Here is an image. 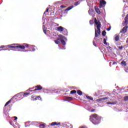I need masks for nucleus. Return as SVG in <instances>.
<instances>
[{
    "mask_svg": "<svg viewBox=\"0 0 128 128\" xmlns=\"http://www.w3.org/2000/svg\"><path fill=\"white\" fill-rule=\"evenodd\" d=\"M90 121L93 124H98L100 122V120H102V117L98 116V114H94L90 116Z\"/></svg>",
    "mask_w": 128,
    "mask_h": 128,
    "instance_id": "1",
    "label": "nucleus"
},
{
    "mask_svg": "<svg viewBox=\"0 0 128 128\" xmlns=\"http://www.w3.org/2000/svg\"><path fill=\"white\" fill-rule=\"evenodd\" d=\"M58 36V38L55 40V44H58L60 42H61L63 46H66V42H68V39L64 36L61 34L59 35Z\"/></svg>",
    "mask_w": 128,
    "mask_h": 128,
    "instance_id": "2",
    "label": "nucleus"
},
{
    "mask_svg": "<svg viewBox=\"0 0 128 128\" xmlns=\"http://www.w3.org/2000/svg\"><path fill=\"white\" fill-rule=\"evenodd\" d=\"M95 24L97 26V30L95 28V38H98L100 34V22L95 20Z\"/></svg>",
    "mask_w": 128,
    "mask_h": 128,
    "instance_id": "3",
    "label": "nucleus"
},
{
    "mask_svg": "<svg viewBox=\"0 0 128 128\" xmlns=\"http://www.w3.org/2000/svg\"><path fill=\"white\" fill-rule=\"evenodd\" d=\"M100 2V8H104V4H106V2L104 0H102Z\"/></svg>",
    "mask_w": 128,
    "mask_h": 128,
    "instance_id": "4",
    "label": "nucleus"
},
{
    "mask_svg": "<svg viewBox=\"0 0 128 128\" xmlns=\"http://www.w3.org/2000/svg\"><path fill=\"white\" fill-rule=\"evenodd\" d=\"M128 26H125L120 31V32H122V34H126V32H128Z\"/></svg>",
    "mask_w": 128,
    "mask_h": 128,
    "instance_id": "5",
    "label": "nucleus"
},
{
    "mask_svg": "<svg viewBox=\"0 0 128 128\" xmlns=\"http://www.w3.org/2000/svg\"><path fill=\"white\" fill-rule=\"evenodd\" d=\"M35 88H36L34 90V92H36V90H42V87L40 85L36 86Z\"/></svg>",
    "mask_w": 128,
    "mask_h": 128,
    "instance_id": "6",
    "label": "nucleus"
},
{
    "mask_svg": "<svg viewBox=\"0 0 128 128\" xmlns=\"http://www.w3.org/2000/svg\"><path fill=\"white\" fill-rule=\"evenodd\" d=\"M64 28L62 26H58L57 27V30L58 32H63Z\"/></svg>",
    "mask_w": 128,
    "mask_h": 128,
    "instance_id": "7",
    "label": "nucleus"
},
{
    "mask_svg": "<svg viewBox=\"0 0 128 128\" xmlns=\"http://www.w3.org/2000/svg\"><path fill=\"white\" fill-rule=\"evenodd\" d=\"M126 4H125L124 6L123 12H128V6H126Z\"/></svg>",
    "mask_w": 128,
    "mask_h": 128,
    "instance_id": "8",
    "label": "nucleus"
},
{
    "mask_svg": "<svg viewBox=\"0 0 128 128\" xmlns=\"http://www.w3.org/2000/svg\"><path fill=\"white\" fill-rule=\"evenodd\" d=\"M20 48L21 50H24L26 48V46H16V48Z\"/></svg>",
    "mask_w": 128,
    "mask_h": 128,
    "instance_id": "9",
    "label": "nucleus"
},
{
    "mask_svg": "<svg viewBox=\"0 0 128 128\" xmlns=\"http://www.w3.org/2000/svg\"><path fill=\"white\" fill-rule=\"evenodd\" d=\"M88 13L90 16H92V14H94V10H92V8H90L88 11Z\"/></svg>",
    "mask_w": 128,
    "mask_h": 128,
    "instance_id": "10",
    "label": "nucleus"
},
{
    "mask_svg": "<svg viewBox=\"0 0 128 128\" xmlns=\"http://www.w3.org/2000/svg\"><path fill=\"white\" fill-rule=\"evenodd\" d=\"M62 32H63L62 34H64V36H68V30L64 28Z\"/></svg>",
    "mask_w": 128,
    "mask_h": 128,
    "instance_id": "11",
    "label": "nucleus"
},
{
    "mask_svg": "<svg viewBox=\"0 0 128 128\" xmlns=\"http://www.w3.org/2000/svg\"><path fill=\"white\" fill-rule=\"evenodd\" d=\"M124 24H128V14H126L125 18H124Z\"/></svg>",
    "mask_w": 128,
    "mask_h": 128,
    "instance_id": "12",
    "label": "nucleus"
},
{
    "mask_svg": "<svg viewBox=\"0 0 128 128\" xmlns=\"http://www.w3.org/2000/svg\"><path fill=\"white\" fill-rule=\"evenodd\" d=\"M42 28L44 34L48 35V34L46 33V30L48 29V28H46V26L44 25H43Z\"/></svg>",
    "mask_w": 128,
    "mask_h": 128,
    "instance_id": "13",
    "label": "nucleus"
},
{
    "mask_svg": "<svg viewBox=\"0 0 128 128\" xmlns=\"http://www.w3.org/2000/svg\"><path fill=\"white\" fill-rule=\"evenodd\" d=\"M119 40H120V36H118V35H115L114 36V40L116 42H118Z\"/></svg>",
    "mask_w": 128,
    "mask_h": 128,
    "instance_id": "14",
    "label": "nucleus"
},
{
    "mask_svg": "<svg viewBox=\"0 0 128 128\" xmlns=\"http://www.w3.org/2000/svg\"><path fill=\"white\" fill-rule=\"evenodd\" d=\"M70 124H68V123H64V124H63V126H64V128H69V127H70Z\"/></svg>",
    "mask_w": 128,
    "mask_h": 128,
    "instance_id": "15",
    "label": "nucleus"
},
{
    "mask_svg": "<svg viewBox=\"0 0 128 128\" xmlns=\"http://www.w3.org/2000/svg\"><path fill=\"white\" fill-rule=\"evenodd\" d=\"M72 8H74V6H69L68 8H66L64 10V12H68V10H72Z\"/></svg>",
    "mask_w": 128,
    "mask_h": 128,
    "instance_id": "16",
    "label": "nucleus"
},
{
    "mask_svg": "<svg viewBox=\"0 0 128 128\" xmlns=\"http://www.w3.org/2000/svg\"><path fill=\"white\" fill-rule=\"evenodd\" d=\"M60 122H58V124H57L56 122H53L50 125L54 126H60Z\"/></svg>",
    "mask_w": 128,
    "mask_h": 128,
    "instance_id": "17",
    "label": "nucleus"
},
{
    "mask_svg": "<svg viewBox=\"0 0 128 128\" xmlns=\"http://www.w3.org/2000/svg\"><path fill=\"white\" fill-rule=\"evenodd\" d=\"M108 100V98L104 97L103 98H100L98 99V102H101V100Z\"/></svg>",
    "mask_w": 128,
    "mask_h": 128,
    "instance_id": "18",
    "label": "nucleus"
},
{
    "mask_svg": "<svg viewBox=\"0 0 128 128\" xmlns=\"http://www.w3.org/2000/svg\"><path fill=\"white\" fill-rule=\"evenodd\" d=\"M42 100V97L40 96H36V98H34V100Z\"/></svg>",
    "mask_w": 128,
    "mask_h": 128,
    "instance_id": "19",
    "label": "nucleus"
},
{
    "mask_svg": "<svg viewBox=\"0 0 128 128\" xmlns=\"http://www.w3.org/2000/svg\"><path fill=\"white\" fill-rule=\"evenodd\" d=\"M95 10L96 12L98 14H100V9L98 8L95 7Z\"/></svg>",
    "mask_w": 128,
    "mask_h": 128,
    "instance_id": "20",
    "label": "nucleus"
},
{
    "mask_svg": "<svg viewBox=\"0 0 128 128\" xmlns=\"http://www.w3.org/2000/svg\"><path fill=\"white\" fill-rule=\"evenodd\" d=\"M86 98L88 100H93L94 98L90 96H86Z\"/></svg>",
    "mask_w": 128,
    "mask_h": 128,
    "instance_id": "21",
    "label": "nucleus"
},
{
    "mask_svg": "<svg viewBox=\"0 0 128 128\" xmlns=\"http://www.w3.org/2000/svg\"><path fill=\"white\" fill-rule=\"evenodd\" d=\"M8 48H16V46H13L12 44L8 45Z\"/></svg>",
    "mask_w": 128,
    "mask_h": 128,
    "instance_id": "22",
    "label": "nucleus"
},
{
    "mask_svg": "<svg viewBox=\"0 0 128 128\" xmlns=\"http://www.w3.org/2000/svg\"><path fill=\"white\" fill-rule=\"evenodd\" d=\"M77 94L78 96H82V92L80 90H78Z\"/></svg>",
    "mask_w": 128,
    "mask_h": 128,
    "instance_id": "23",
    "label": "nucleus"
},
{
    "mask_svg": "<svg viewBox=\"0 0 128 128\" xmlns=\"http://www.w3.org/2000/svg\"><path fill=\"white\" fill-rule=\"evenodd\" d=\"M22 92H20L18 93V94H16L14 96L15 98H18V96H22Z\"/></svg>",
    "mask_w": 128,
    "mask_h": 128,
    "instance_id": "24",
    "label": "nucleus"
},
{
    "mask_svg": "<svg viewBox=\"0 0 128 128\" xmlns=\"http://www.w3.org/2000/svg\"><path fill=\"white\" fill-rule=\"evenodd\" d=\"M120 64H122V66H126V62L124 61H122L121 62Z\"/></svg>",
    "mask_w": 128,
    "mask_h": 128,
    "instance_id": "25",
    "label": "nucleus"
},
{
    "mask_svg": "<svg viewBox=\"0 0 128 128\" xmlns=\"http://www.w3.org/2000/svg\"><path fill=\"white\" fill-rule=\"evenodd\" d=\"M86 2H87V4H88V6L90 7V6H92V4L90 3V2L88 0H86Z\"/></svg>",
    "mask_w": 128,
    "mask_h": 128,
    "instance_id": "26",
    "label": "nucleus"
},
{
    "mask_svg": "<svg viewBox=\"0 0 128 128\" xmlns=\"http://www.w3.org/2000/svg\"><path fill=\"white\" fill-rule=\"evenodd\" d=\"M30 94V92H25V93H24V96H28V94Z\"/></svg>",
    "mask_w": 128,
    "mask_h": 128,
    "instance_id": "27",
    "label": "nucleus"
},
{
    "mask_svg": "<svg viewBox=\"0 0 128 128\" xmlns=\"http://www.w3.org/2000/svg\"><path fill=\"white\" fill-rule=\"evenodd\" d=\"M107 104H116V102H108Z\"/></svg>",
    "mask_w": 128,
    "mask_h": 128,
    "instance_id": "28",
    "label": "nucleus"
},
{
    "mask_svg": "<svg viewBox=\"0 0 128 128\" xmlns=\"http://www.w3.org/2000/svg\"><path fill=\"white\" fill-rule=\"evenodd\" d=\"M76 94V90L70 91L71 94Z\"/></svg>",
    "mask_w": 128,
    "mask_h": 128,
    "instance_id": "29",
    "label": "nucleus"
},
{
    "mask_svg": "<svg viewBox=\"0 0 128 128\" xmlns=\"http://www.w3.org/2000/svg\"><path fill=\"white\" fill-rule=\"evenodd\" d=\"M11 102H12V100H10L7 102H6V104L4 105V106H8Z\"/></svg>",
    "mask_w": 128,
    "mask_h": 128,
    "instance_id": "30",
    "label": "nucleus"
},
{
    "mask_svg": "<svg viewBox=\"0 0 128 128\" xmlns=\"http://www.w3.org/2000/svg\"><path fill=\"white\" fill-rule=\"evenodd\" d=\"M106 34V31L104 30L102 32V36H105Z\"/></svg>",
    "mask_w": 128,
    "mask_h": 128,
    "instance_id": "31",
    "label": "nucleus"
},
{
    "mask_svg": "<svg viewBox=\"0 0 128 128\" xmlns=\"http://www.w3.org/2000/svg\"><path fill=\"white\" fill-rule=\"evenodd\" d=\"M46 126V125L44 124H41L40 125V128H44Z\"/></svg>",
    "mask_w": 128,
    "mask_h": 128,
    "instance_id": "32",
    "label": "nucleus"
},
{
    "mask_svg": "<svg viewBox=\"0 0 128 128\" xmlns=\"http://www.w3.org/2000/svg\"><path fill=\"white\" fill-rule=\"evenodd\" d=\"M107 50H108V52H112V48L110 46L107 47Z\"/></svg>",
    "mask_w": 128,
    "mask_h": 128,
    "instance_id": "33",
    "label": "nucleus"
},
{
    "mask_svg": "<svg viewBox=\"0 0 128 128\" xmlns=\"http://www.w3.org/2000/svg\"><path fill=\"white\" fill-rule=\"evenodd\" d=\"M94 40H96V37H95L94 38ZM94 40L93 41V44L94 46H96V43L94 42Z\"/></svg>",
    "mask_w": 128,
    "mask_h": 128,
    "instance_id": "34",
    "label": "nucleus"
},
{
    "mask_svg": "<svg viewBox=\"0 0 128 128\" xmlns=\"http://www.w3.org/2000/svg\"><path fill=\"white\" fill-rule=\"evenodd\" d=\"M72 100V97H67L66 98L67 100Z\"/></svg>",
    "mask_w": 128,
    "mask_h": 128,
    "instance_id": "35",
    "label": "nucleus"
},
{
    "mask_svg": "<svg viewBox=\"0 0 128 128\" xmlns=\"http://www.w3.org/2000/svg\"><path fill=\"white\" fill-rule=\"evenodd\" d=\"M104 44H106V46H108V42H106V38H104Z\"/></svg>",
    "mask_w": 128,
    "mask_h": 128,
    "instance_id": "36",
    "label": "nucleus"
},
{
    "mask_svg": "<svg viewBox=\"0 0 128 128\" xmlns=\"http://www.w3.org/2000/svg\"><path fill=\"white\" fill-rule=\"evenodd\" d=\"M32 50H30V52H34L36 50V49L34 47H31Z\"/></svg>",
    "mask_w": 128,
    "mask_h": 128,
    "instance_id": "37",
    "label": "nucleus"
},
{
    "mask_svg": "<svg viewBox=\"0 0 128 128\" xmlns=\"http://www.w3.org/2000/svg\"><path fill=\"white\" fill-rule=\"evenodd\" d=\"M124 100L128 101V96H126L124 98Z\"/></svg>",
    "mask_w": 128,
    "mask_h": 128,
    "instance_id": "38",
    "label": "nucleus"
},
{
    "mask_svg": "<svg viewBox=\"0 0 128 128\" xmlns=\"http://www.w3.org/2000/svg\"><path fill=\"white\" fill-rule=\"evenodd\" d=\"M60 8H66V6L62 5V6H60Z\"/></svg>",
    "mask_w": 128,
    "mask_h": 128,
    "instance_id": "39",
    "label": "nucleus"
},
{
    "mask_svg": "<svg viewBox=\"0 0 128 128\" xmlns=\"http://www.w3.org/2000/svg\"><path fill=\"white\" fill-rule=\"evenodd\" d=\"M118 48H119V50H122V48H124V47L122 46H118Z\"/></svg>",
    "mask_w": 128,
    "mask_h": 128,
    "instance_id": "40",
    "label": "nucleus"
},
{
    "mask_svg": "<svg viewBox=\"0 0 128 128\" xmlns=\"http://www.w3.org/2000/svg\"><path fill=\"white\" fill-rule=\"evenodd\" d=\"M124 14H122V18H124V16H126V12H123Z\"/></svg>",
    "mask_w": 128,
    "mask_h": 128,
    "instance_id": "41",
    "label": "nucleus"
},
{
    "mask_svg": "<svg viewBox=\"0 0 128 128\" xmlns=\"http://www.w3.org/2000/svg\"><path fill=\"white\" fill-rule=\"evenodd\" d=\"M88 0L90 2H94V0Z\"/></svg>",
    "mask_w": 128,
    "mask_h": 128,
    "instance_id": "42",
    "label": "nucleus"
},
{
    "mask_svg": "<svg viewBox=\"0 0 128 128\" xmlns=\"http://www.w3.org/2000/svg\"><path fill=\"white\" fill-rule=\"evenodd\" d=\"M48 12V8H47L46 10L44 12V14H46V12Z\"/></svg>",
    "mask_w": 128,
    "mask_h": 128,
    "instance_id": "43",
    "label": "nucleus"
},
{
    "mask_svg": "<svg viewBox=\"0 0 128 128\" xmlns=\"http://www.w3.org/2000/svg\"><path fill=\"white\" fill-rule=\"evenodd\" d=\"M75 6H78V2H76L74 3Z\"/></svg>",
    "mask_w": 128,
    "mask_h": 128,
    "instance_id": "44",
    "label": "nucleus"
},
{
    "mask_svg": "<svg viewBox=\"0 0 128 128\" xmlns=\"http://www.w3.org/2000/svg\"><path fill=\"white\" fill-rule=\"evenodd\" d=\"M59 50H66V47H64L63 48L59 46Z\"/></svg>",
    "mask_w": 128,
    "mask_h": 128,
    "instance_id": "45",
    "label": "nucleus"
},
{
    "mask_svg": "<svg viewBox=\"0 0 128 128\" xmlns=\"http://www.w3.org/2000/svg\"><path fill=\"white\" fill-rule=\"evenodd\" d=\"M24 46H26V48H28V44H24Z\"/></svg>",
    "mask_w": 128,
    "mask_h": 128,
    "instance_id": "46",
    "label": "nucleus"
},
{
    "mask_svg": "<svg viewBox=\"0 0 128 128\" xmlns=\"http://www.w3.org/2000/svg\"><path fill=\"white\" fill-rule=\"evenodd\" d=\"M126 2L127 4H128V0H124V2Z\"/></svg>",
    "mask_w": 128,
    "mask_h": 128,
    "instance_id": "47",
    "label": "nucleus"
},
{
    "mask_svg": "<svg viewBox=\"0 0 128 128\" xmlns=\"http://www.w3.org/2000/svg\"><path fill=\"white\" fill-rule=\"evenodd\" d=\"M110 28H111V27L110 26V27H109L108 28H107V30L108 32H110Z\"/></svg>",
    "mask_w": 128,
    "mask_h": 128,
    "instance_id": "48",
    "label": "nucleus"
},
{
    "mask_svg": "<svg viewBox=\"0 0 128 128\" xmlns=\"http://www.w3.org/2000/svg\"><path fill=\"white\" fill-rule=\"evenodd\" d=\"M14 118H15V119L14 120H18V117H16V116H14Z\"/></svg>",
    "mask_w": 128,
    "mask_h": 128,
    "instance_id": "49",
    "label": "nucleus"
},
{
    "mask_svg": "<svg viewBox=\"0 0 128 128\" xmlns=\"http://www.w3.org/2000/svg\"><path fill=\"white\" fill-rule=\"evenodd\" d=\"M4 48V46H0V48Z\"/></svg>",
    "mask_w": 128,
    "mask_h": 128,
    "instance_id": "50",
    "label": "nucleus"
},
{
    "mask_svg": "<svg viewBox=\"0 0 128 128\" xmlns=\"http://www.w3.org/2000/svg\"><path fill=\"white\" fill-rule=\"evenodd\" d=\"M18 44H12V46H18Z\"/></svg>",
    "mask_w": 128,
    "mask_h": 128,
    "instance_id": "51",
    "label": "nucleus"
},
{
    "mask_svg": "<svg viewBox=\"0 0 128 128\" xmlns=\"http://www.w3.org/2000/svg\"><path fill=\"white\" fill-rule=\"evenodd\" d=\"M118 64L116 63V62H113L112 64Z\"/></svg>",
    "mask_w": 128,
    "mask_h": 128,
    "instance_id": "52",
    "label": "nucleus"
},
{
    "mask_svg": "<svg viewBox=\"0 0 128 128\" xmlns=\"http://www.w3.org/2000/svg\"><path fill=\"white\" fill-rule=\"evenodd\" d=\"M94 110H91L90 112H94Z\"/></svg>",
    "mask_w": 128,
    "mask_h": 128,
    "instance_id": "53",
    "label": "nucleus"
},
{
    "mask_svg": "<svg viewBox=\"0 0 128 128\" xmlns=\"http://www.w3.org/2000/svg\"><path fill=\"white\" fill-rule=\"evenodd\" d=\"M28 90H29L30 92H34V90H30V89H29L28 90L27 92H28Z\"/></svg>",
    "mask_w": 128,
    "mask_h": 128,
    "instance_id": "54",
    "label": "nucleus"
},
{
    "mask_svg": "<svg viewBox=\"0 0 128 128\" xmlns=\"http://www.w3.org/2000/svg\"><path fill=\"white\" fill-rule=\"evenodd\" d=\"M2 50H6V49H2V50H0V52Z\"/></svg>",
    "mask_w": 128,
    "mask_h": 128,
    "instance_id": "55",
    "label": "nucleus"
},
{
    "mask_svg": "<svg viewBox=\"0 0 128 128\" xmlns=\"http://www.w3.org/2000/svg\"><path fill=\"white\" fill-rule=\"evenodd\" d=\"M92 20H90V24H92Z\"/></svg>",
    "mask_w": 128,
    "mask_h": 128,
    "instance_id": "56",
    "label": "nucleus"
},
{
    "mask_svg": "<svg viewBox=\"0 0 128 128\" xmlns=\"http://www.w3.org/2000/svg\"><path fill=\"white\" fill-rule=\"evenodd\" d=\"M92 20H90V24H92Z\"/></svg>",
    "mask_w": 128,
    "mask_h": 128,
    "instance_id": "57",
    "label": "nucleus"
},
{
    "mask_svg": "<svg viewBox=\"0 0 128 128\" xmlns=\"http://www.w3.org/2000/svg\"><path fill=\"white\" fill-rule=\"evenodd\" d=\"M10 124L11 126H14V124H12V122H10Z\"/></svg>",
    "mask_w": 128,
    "mask_h": 128,
    "instance_id": "58",
    "label": "nucleus"
},
{
    "mask_svg": "<svg viewBox=\"0 0 128 128\" xmlns=\"http://www.w3.org/2000/svg\"><path fill=\"white\" fill-rule=\"evenodd\" d=\"M4 48H8V45L7 46H4Z\"/></svg>",
    "mask_w": 128,
    "mask_h": 128,
    "instance_id": "59",
    "label": "nucleus"
},
{
    "mask_svg": "<svg viewBox=\"0 0 128 128\" xmlns=\"http://www.w3.org/2000/svg\"><path fill=\"white\" fill-rule=\"evenodd\" d=\"M8 52H10V49H8Z\"/></svg>",
    "mask_w": 128,
    "mask_h": 128,
    "instance_id": "60",
    "label": "nucleus"
},
{
    "mask_svg": "<svg viewBox=\"0 0 128 128\" xmlns=\"http://www.w3.org/2000/svg\"><path fill=\"white\" fill-rule=\"evenodd\" d=\"M4 114H6V113L5 112H4Z\"/></svg>",
    "mask_w": 128,
    "mask_h": 128,
    "instance_id": "61",
    "label": "nucleus"
},
{
    "mask_svg": "<svg viewBox=\"0 0 128 128\" xmlns=\"http://www.w3.org/2000/svg\"><path fill=\"white\" fill-rule=\"evenodd\" d=\"M34 122V124H36V122Z\"/></svg>",
    "mask_w": 128,
    "mask_h": 128,
    "instance_id": "62",
    "label": "nucleus"
},
{
    "mask_svg": "<svg viewBox=\"0 0 128 128\" xmlns=\"http://www.w3.org/2000/svg\"><path fill=\"white\" fill-rule=\"evenodd\" d=\"M49 32L48 30H47V31H46L47 32Z\"/></svg>",
    "mask_w": 128,
    "mask_h": 128,
    "instance_id": "63",
    "label": "nucleus"
},
{
    "mask_svg": "<svg viewBox=\"0 0 128 128\" xmlns=\"http://www.w3.org/2000/svg\"><path fill=\"white\" fill-rule=\"evenodd\" d=\"M43 24H44V22H43Z\"/></svg>",
    "mask_w": 128,
    "mask_h": 128,
    "instance_id": "64",
    "label": "nucleus"
}]
</instances>
